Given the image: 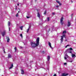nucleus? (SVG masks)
<instances>
[{
  "label": "nucleus",
  "instance_id": "obj_17",
  "mask_svg": "<svg viewBox=\"0 0 76 76\" xmlns=\"http://www.w3.org/2000/svg\"><path fill=\"white\" fill-rule=\"evenodd\" d=\"M11 55L10 54H9V55L8 56V58H11Z\"/></svg>",
  "mask_w": 76,
  "mask_h": 76
},
{
  "label": "nucleus",
  "instance_id": "obj_31",
  "mask_svg": "<svg viewBox=\"0 0 76 76\" xmlns=\"http://www.w3.org/2000/svg\"><path fill=\"white\" fill-rule=\"evenodd\" d=\"M64 65H66V64H67V63H64Z\"/></svg>",
  "mask_w": 76,
  "mask_h": 76
},
{
  "label": "nucleus",
  "instance_id": "obj_33",
  "mask_svg": "<svg viewBox=\"0 0 76 76\" xmlns=\"http://www.w3.org/2000/svg\"><path fill=\"white\" fill-rule=\"evenodd\" d=\"M4 53L5 54L6 53V52H5V51H4Z\"/></svg>",
  "mask_w": 76,
  "mask_h": 76
},
{
  "label": "nucleus",
  "instance_id": "obj_7",
  "mask_svg": "<svg viewBox=\"0 0 76 76\" xmlns=\"http://www.w3.org/2000/svg\"><path fill=\"white\" fill-rule=\"evenodd\" d=\"M69 49H67V50H66V53H67V52H68V53H71V54H72V51H70V52H69Z\"/></svg>",
  "mask_w": 76,
  "mask_h": 76
},
{
  "label": "nucleus",
  "instance_id": "obj_41",
  "mask_svg": "<svg viewBox=\"0 0 76 76\" xmlns=\"http://www.w3.org/2000/svg\"><path fill=\"white\" fill-rule=\"evenodd\" d=\"M20 48H22V47H20Z\"/></svg>",
  "mask_w": 76,
  "mask_h": 76
},
{
  "label": "nucleus",
  "instance_id": "obj_11",
  "mask_svg": "<svg viewBox=\"0 0 76 76\" xmlns=\"http://www.w3.org/2000/svg\"><path fill=\"white\" fill-rule=\"evenodd\" d=\"M56 2H57V3H58L59 4V6H61V3H60V1H56Z\"/></svg>",
  "mask_w": 76,
  "mask_h": 76
},
{
  "label": "nucleus",
  "instance_id": "obj_12",
  "mask_svg": "<svg viewBox=\"0 0 76 76\" xmlns=\"http://www.w3.org/2000/svg\"><path fill=\"white\" fill-rule=\"evenodd\" d=\"M37 17L39 18V19H40V14L39 12L37 13Z\"/></svg>",
  "mask_w": 76,
  "mask_h": 76
},
{
  "label": "nucleus",
  "instance_id": "obj_4",
  "mask_svg": "<svg viewBox=\"0 0 76 76\" xmlns=\"http://www.w3.org/2000/svg\"><path fill=\"white\" fill-rule=\"evenodd\" d=\"M63 17H62L61 19L60 22L61 24L63 25Z\"/></svg>",
  "mask_w": 76,
  "mask_h": 76
},
{
  "label": "nucleus",
  "instance_id": "obj_3",
  "mask_svg": "<svg viewBox=\"0 0 76 76\" xmlns=\"http://www.w3.org/2000/svg\"><path fill=\"white\" fill-rule=\"evenodd\" d=\"M69 57L68 56V55L67 54H66L64 57L65 60H67V58H69Z\"/></svg>",
  "mask_w": 76,
  "mask_h": 76
},
{
  "label": "nucleus",
  "instance_id": "obj_27",
  "mask_svg": "<svg viewBox=\"0 0 76 76\" xmlns=\"http://www.w3.org/2000/svg\"><path fill=\"white\" fill-rule=\"evenodd\" d=\"M65 34H64V35H63V36H62V37H63H63H65Z\"/></svg>",
  "mask_w": 76,
  "mask_h": 76
},
{
  "label": "nucleus",
  "instance_id": "obj_47",
  "mask_svg": "<svg viewBox=\"0 0 76 76\" xmlns=\"http://www.w3.org/2000/svg\"><path fill=\"white\" fill-rule=\"evenodd\" d=\"M19 12V11H18V12Z\"/></svg>",
  "mask_w": 76,
  "mask_h": 76
},
{
  "label": "nucleus",
  "instance_id": "obj_23",
  "mask_svg": "<svg viewBox=\"0 0 76 76\" xmlns=\"http://www.w3.org/2000/svg\"><path fill=\"white\" fill-rule=\"evenodd\" d=\"M15 50V51L16 52V47H15V48H14Z\"/></svg>",
  "mask_w": 76,
  "mask_h": 76
},
{
  "label": "nucleus",
  "instance_id": "obj_20",
  "mask_svg": "<svg viewBox=\"0 0 76 76\" xmlns=\"http://www.w3.org/2000/svg\"><path fill=\"white\" fill-rule=\"evenodd\" d=\"M9 41H10V39L8 38L7 40V42H9Z\"/></svg>",
  "mask_w": 76,
  "mask_h": 76
},
{
  "label": "nucleus",
  "instance_id": "obj_15",
  "mask_svg": "<svg viewBox=\"0 0 76 76\" xmlns=\"http://www.w3.org/2000/svg\"><path fill=\"white\" fill-rule=\"evenodd\" d=\"M21 74H22V75H23V74H24V71H23V69H21Z\"/></svg>",
  "mask_w": 76,
  "mask_h": 76
},
{
  "label": "nucleus",
  "instance_id": "obj_13",
  "mask_svg": "<svg viewBox=\"0 0 76 76\" xmlns=\"http://www.w3.org/2000/svg\"><path fill=\"white\" fill-rule=\"evenodd\" d=\"M47 59L48 60V61L50 60V56H48Z\"/></svg>",
  "mask_w": 76,
  "mask_h": 76
},
{
  "label": "nucleus",
  "instance_id": "obj_19",
  "mask_svg": "<svg viewBox=\"0 0 76 76\" xmlns=\"http://www.w3.org/2000/svg\"><path fill=\"white\" fill-rule=\"evenodd\" d=\"M63 34H66V31H63Z\"/></svg>",
  "mask_w": 76,
  "mask_h": 76
},
{
  "label": "nucleus",
  "instance_id": "obj_30",
  "mask_svg": "<svg viewBox=\"0 0 76 76\" xmlns=\"http://www.w3.org/2000/svg\"><path fill=\"white\" fill-rule=\"evenodd\" d=\"M68 46H69V45H67L66 47H65V48H67V47Z\"/></svg>",
  "mask_w": 76,
  "mask_h": 76
},
{
  "label": "nucleus",
  "instance_id": "obj_32",
  "mask_svg": "<svg viewBox=\"0 0 76 76\" xmlns=\"http://www.w3.org/2000/svg\"><path fill=\"white\" fill-rule=\"evenodd\" d=\"M27 19H28L29 18H30V17L27 16Z\"/></svg>",
  "mask_w": 76,
  "mask_h": 76
},
{
  "label": "nucleus",
  "instance_id": "obj_2",
  "mask_svg": "<svg viewBox=\"0 0 76 76\" xmlns=\"http://www.w3.org/2000/svg\"><path fill=\"white\" fill-rule=\"evenodd\" d=\"M69 75L68 73H63L61 75V76H67Z\"/></svg>",
  "mask_w": 76,
  "mask_h": 76
},
{
  "label": "nucleus",
  "instance_id": "obj_24",
  "mask_svg": "<svg viewBox=\"0 0 76 76\" xmlns=\"http://www.w3.org/2000/svg\"><path fill=\"white\" fill-rule=\"evenodd\" d=\"M29 28H28L27 29V32H28V31H29Z\"/></svg>",
  "mask_w": 76,
  "mask_h": 76
},
{
  "label": "nucleus",
  "instance_id": "obj_38",
  "mask_svg": "<svg viewBox=\"0 0 76 76\" xmlns=\"http://www.w3.org/2000/svg\"><path fill=\"white\" fill-rule=\"evenodd\" d=\"M30 28H31V26H29L28 28H29V29H30Z\"/></svg>",
  "mask_w": 76,
  "mask_h": 76
},
{
  "label": "nucleus",
  "instance_id": "obj_34",
  "mask_svg": "<svg viewBox=\"0 0 76 76\" xmlns=\"http://www.w3.org/2000/svg\"><path fill=\"white\" fill-rule=\"evenodd\" d=\"M53 76H56V74H54Z\"/></svg>",
  "mask_w": 76,
  "mask_h": 76
},
{
  "label": "nucleus",
  "instance_id": "obj_36",
  "mask_svg": "<svg viewBox=\"0 0 76 76\" xmlns=\"http://www.w3.org/2000/svg\"><path fill=\"white\" fill-rule=\"evenodd\" d=\"M59 7V6H58V5L56 6V7Z\"/></svg>",
  "mask_w": 76,
  "mask_h": 76
},
{
  "label": "nucleus",
  "instance_id": "obj_9",
  "mask_svg": "<svg viewBox=\"0 0 76 76\" xmlns=\"http://www.w3.org/2000/svg\"><path fill=\"white\" fill-rule=\"evenodd\" d=\"M71 25V24L70 23V22L68 21V25L67 26H70Z\"/></svg>",
  "mask_w": 76,
  "mask_h": 76
},
{
  "label": "nucleus",
  "instance_id": "obj_29",
  "mask_svg": "<svg viewBox=\"0 0 76 76\" xmlns=\"http://www.w3.org/2000/svg\"><path fill=\"white\" fill-rule=\"evenodd\" d=\"M20 37H22V34H20Z\"/></svg>",
  "mask_w": 76,
  "mask_h": 76
},
{
  "label": "nucleus",
  "instance_id": "obj_28",
  "mask_svg": "<svg viewBox=\"0 0 76 76\" xmlns=\"http://www.w3.org/2000/svg\"><path fill=\"white\" fill-rule=\"evenodd\" d=\"M52 14L53 15H54L55 13L54 12H53Z\"/></svg>",
  "mask_w": 76,
  "mask_h": 76
},
{
  "label": "nucleus",
  "instance_id": "obj_18",
  "mask_svg": "<svg viewBox=\"0 0 76 76\" xmlns=\"http://www.w3.org/2000/svg\"><path fill=\"white\" fill-rule=\"evenodd\" d=\"M10 22H9L8 23V25L9 27L10 26Z\"/></svg>",
  "mask_w": 76,
  "mask_h": 76
},
{
  "label": "nucleus",
  "instance_id": "obj_6",
  "mask_svg": "<svg viewBox=\"0 0 76 76\" xmlns=\"http://www.w3.org/2000/svg\"><path fill=\"white\" fill-rule=\"evenodd\" d=\"M48 45H49V46L50 47V48H51V49H53V48H52V47H51V43L49 42Z\"/></svg>",
  "mask_w": 76,
  "mask_h": 76
},
{
  "label": "nucleus",
  "instance_id": "obj_14",
  "mask_svg": "<svg viewBox=\"0 0 76 76\" xmlns=\"http://www.w3.org/2000/svg\"><path fill=\"white\" fill-rule=\"evenodd\" d=\"M72 58H75V57H76V55L74 54H72Z\"/></svg>",
  "mask_w": 76,
  "mask_h": 76
},
{
  "label": "nucleus",
  "instance_id": "obj_26",
  "mask_svg": "<svg viewBox=\"0 0 76 76\" xmlns=\"http://www.w3.org/2000/svg\"><path fill=\"white\" fill-rule=\"evenodd\" d=\"M16 17H18V13L16 15Z\"/></svg>",
  "mask_w": 76,
  "mask_h": 76
},
{
  "label": "nucleus",
  "instance_id": "obj_1",
  "mask_svg": "<svg viewBox=\"0 0 76 76\" xmlns=\"http://www.w3.org/2000/svg\"><path fill=\"white\" fill-rule=\"evenodd\" d=\"M31 46L32 48H34L38 46L39 44V38L38 37L36 40V44H35V42H31Z\"/></svg>",
  "mask_w": 76,
  "mask_h": 76
},
{
  "label": "nucleus",
  "instance_id": "obj_42",
  "mask_svg": "<svg viewBox=\"0 0 76 76\" xmlns=\"http://www.w3.org/2000/svg\"><path fill=\"white\" fill-rule=\"evenodd\" d=\"M65 41H67V39H66V40H65Z\"/></svg>",
  "mask_w": 76,
  "mask_h": 76
},
{
  "label": "nucleus",
  "instance_id": "obj_16",
  "mask_svg": "<svg viewBox=\"0 0 76 76\" xmlns=\"http://www.w3.org/2000/svg\"><path fill=\"white\" fill-rule=\"evenodd\" d=\"M23 26H20V29H21V30H23Z\"/></svg>",
  "mask_w": 76,
  "mask_h": 76
},
{
  "label": "nucleus",
  "instance_id": "obj_5",
  "mask_svg": "<svg viewBox=\"0 0 76 76\" xmlns=\"http://www.w3.org/2000/svg\"><path fill=\"white\" fill-rule=\"evenodd\" d=\"M61 43H62L63 42V37L62 36H61Z\"/></svg>",
  "mask_w": 76,
  "mask_h": 76
},
{
  "label": "nucleus",
  "instance_id": "obj_21",
  "mask_svg": "<svg viewBox=\"0 0 76 76\" xmlns=\"http://www.w3.org/2000/svg\"><path fill=\"white\" fill-rule=\"evenodd\" d=\"M68 50H73V49H72V48H70Z\"/></svg>",
  "mask_w": 76,
  "mask_h": 76
},
{
  "label": "nucleus",
  "instance_id": "obj_40",
  "mask_svg": "<svg viewBox=\"0 0 76 76\" xmlns=\"http://www.w3.org/2000/svg\"><path fill=\"white\" fill-rule=\"evenodd\" d=\"M10 27L9 28V30L10 31Z\"/></svg>",
  "mask_w": 76,
  "mask_h": 76
},
{
  "label": "nucleus",
  "instance_id": "obj_45",
  "mask_svg": "<svg viewBox=\"0 0 76 76\" xmlns=\"http://www.w3.org/2000/svg\"><path fill=\"white\" fill-rule=\"evenodd\" d=\"M16 10H17V8H16Z\"/></svg>",
  "mask_w": 76,
  "mask_h": 76
},
{
  "label": "nucleus",
  "instance_id": "obj_8",
  "mask_svg": "<svg viewBox=\"0 0 76 76\" xmlns=\"http://www.w3.org/2000/svg\"><path fill=\"white\" fill-rule=\"evenodd\" d=\"M6 34V31H4L2 32L1 33V34L3 36V37H4V34Z\"/></svg>",
  "mask_w": 76,
  "mask_h": 76
},
{
  "label": "nucleus",
  "instance_id": "obj_37",
  "mask_svg": "<svg viewBox=\"0 0 76 76\" xmlns=\"http://www.w3.org/2000/svg\"><path fill=\"white\" fill-rule=\"evenodd\" d=\"M69 61V62H72V61H73V60L72 61Z\"/></svg>",
  "mask_w": 76,
  "mask_h": 76
},
{
  "label": "nucleus",
  "instance_id": "obj_39",
  "mask_svg": "<svg viewBox=\"0 0 76 76\" xmlns=\"http://www.w3.org/2000/svg\"><path fill=\"white\" fill-rule=\"evenodd\" d=\"M17 5L18 6H19V4H18Z\"/></svg>",
  "mask_w": 76,
  "mask_h": 76
},
{
  "label": "nucleus",
  "instance_id": "obj_43",
  "mask_svg": "<svg viewBox=\"0 0 76 76\" xmlns=\"http://www.w3.org/2000/svg\"><path fill=\"white\" fill-rule=\"evenodd\" d=\"M71 2H72V1H71Z\"/></svg>",
  "mask_w": 76,
  "mask_h": 76
},
{
  "label": "nucleus",
  "instance_id": "obj_22",
  "mask_svg": "<svg viewBox=\"0 0 76 76\" xmlns=\"http://www.w3.org/2000/svg\"><path fill=\"white\" fill-rule=\"evenodd\" d=\"M50 21V18L48 17V21Z\"/></svg>",
  "mask_w": 76,
  "mask_h": 76
},
{
  "label": "nucleus",
  "instance_id": "obj_25",
  "mask_svg": "<svg viewBox=\"0 0 76 76\" xmlns=\"http://www.w3.org/2000/svg\"><path fill=\"white\" fill-rule=\"evenodd\" d=\"M46 11H45L44 13V15H45L46 14Z\"/></svg>",
  "mask_w": 76,
  "mask_h": 76
},
{
  "label": "nucleus",
  "instance_id": "obj_35",
  "mask_svg": "<svg viewBox=\"0 0 76 76\" xmlns=\"http://www.w3.org/2000/svg\"><path fill=\"white\" fill-rule=\"evenodd\" d=\"M73 14H71V17H72V16H73Z\"/></svg>",
  "mask_w": 76,
  "mask_h": 76
},
{
  "label": "nucleus",
  "instance_id": "obj_44",
  "mask_svg": "<svg viewBox=\"0 0 76 76\" xmlns=\"http://www.w3.org/2000/svg\"><path fill=\"white\" fill-rule=\"evenodd\" d=\"M35 1H37V0H35Z\"/></svg>",
  "mask_w": 76,
  "mask_h": 76
},
{
  "label": "nucleus",
  "instance_id": "obj_10",
  "mask_svg": "<svg viewBox=\"0 0 76 76\" xmlns=\"http://www.w3.org/2000/svg\"><path fill=\"white\" fill-rule=\"evenodd\" d=\"M13 64H12L11 65V66L9 68V69H12V68H13Z\"/></svg>",
  "mask_w": 76,
  "mask_h": 76
},
{
  "label": "nucleus",
  "instance_id": "obj_46",
  "mask_svg": "<svg viewBox=\"0 0 76 76\" xmlns=\"http://www.w3.org/2000/svg\"><path fill=\"white\" fill-rule=\"evenodd\" d=\"M49 31H50V29H49Z\"/></svg>",
  "mask_w": 76,
  "mask_h": 76
}]
</instances>
